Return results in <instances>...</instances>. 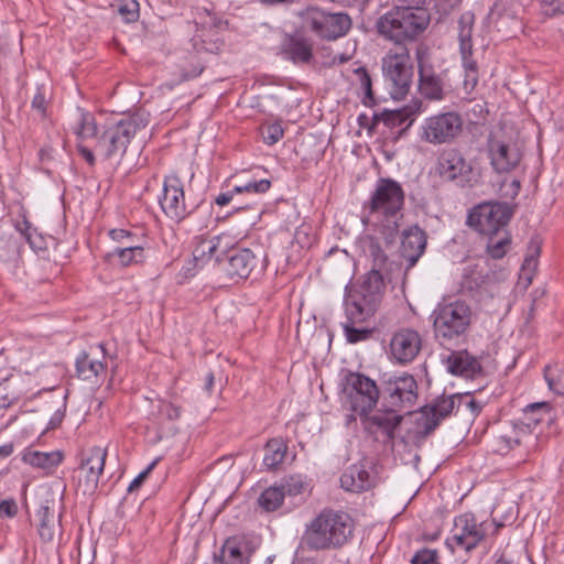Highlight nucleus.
Listing matches in <instances>:
<instances>
[{
    "instance_id": "f257e3e1",
    "label": "nucleus",
    "mask_w": 564,
    "mask_h": 564,
    "mask_svg": "<svg viewBox=\"0 0 564 564\" xmlns=\"http://www.w3.org/2000/svg\"><path fill=\"white\" fill-rule=\"evenodd\" d=\"M430 15L420 7L397 8L390 19V97L403 99L410 91L413 80V66L406 42L413 41L429 25Z\"/></svg>"
},
{
    "instance_id": "f03ea898",
    "label": "nucleus",
    "mask_w": 564,
    "mask_h": 564,
    "mask_svg": "<svg viewBox=\"0 0 564 564\" xmlns=\"http://www.w3.org/2000/svg\"><path fill=\"white\" fill-rule=\"evenodd\" d=\"M352 532V520L344 512L324 510L307 527L303 543L311 550L341 546Z\"/></svg>"
},
{
    "instance_id": "7ed1b4c3",
    "label": "nucleus",
    "mask_w": 564,
    "mask_h": 564,
    "mask_svg": "<svg viewBox=\"0 0 564 564\" xmlns=\"http://www.w3.org/2000/svg\"><path fill=\"white\" fill-rule=\"evenodd\" d=\"M384 293V281L380 270L372 269L357 286H346V317L352 323H362L376 311Z\"/></svg>"
},
{
    "instance_id": "20e7f679",
    "label": "nucleus",
    "mask_w": 564,
    "mask_h": 564,
    "mask_svg": "<svg viewBox=\"0 0 564 564\" xmlns=\"http://www.w3.org/2000/svg\"><path fill=\"white\" fill-rule=\"evenodd\" d=\"M149 113L138 111L107 129L96 141V150L106 159L121 156L132 139L144 133Z\"/></svg>"
},
{
    "instance_id": "39448f33",
    "label": "nucleus",
    "mask_w": 564,
    "mask_h": 564,
    "mask_svg": "<svg viewBox=\"0 0 564 564\" xmlns=\"http://www.w3.org/2000/svg\"><path fill=\"white\" fill-rule=\"evenodd\" d=\"M524 143L519 132L500 128L488 140L490 163L496 172L508 173L517 169L523 156Z\"/></svg>"
},
{
    "instance_id": "423d86ee",
    "label": "nucleus",
    "mask_w": 564,
    "mask_h": 564,
    "mask_svg": "<svg viewBox=\"0 0 564 564\" xmlns=\"http://www.w3.org/2000/svg\"><path fill=\"white\" fill-rule=\"evenodd\" d=\"M435 336L452 340L466 333L471 322L470 307L462 301L442 303L433 312Z\"/></svg>"
},
{
    "instance_id": "0eeeda50",
    "label": "nucleus",
    "mask_w": 564,
    "mask_h": 564,
    "mask_svg": "<svg viewBox=\"0 0 564 564\" xmlns=\"http://www.w3.org/2000/svg\"><path fill=\"white\" fill-rule=\"evenodd\" d=\"M503 527L502 522L492 521L478 522L469 513L462 514L455 519L453 536L449 540L452 547L470 551L476 547L487 535L496 534Z\"/></svg>"
},
{
    "instance_id": "6e6552de",
    "label": "nucleus",
    "mask_w": 564,
    "mask_h": 564,
    "mask_svg": "<svg viewBox=\"0 0 564 564\" xmlns=\"http://www.w3.org/2000/svg\"><path fill=\"white\" fill-rule=\"evenodd\" d=\"M417 401V383L413 376L402 373L390 379V431L412 415Z\"/></svg>"
},
{
    "instance_id": "1a4fd4ad",
    "label": "nucleus",
    "mask_w": 564,
    "mask_h": 564,
    "mask_svg": "<svg viewBox=\"0 0 564 564\" xmlns=\"http://www.w3.org/2000/svg\"><path fill=\"white\" fill-rule=\"evenodd\" d=\"M379 391L373 380L360 373H349L343 388V402L355 413L367 414L378 402Z\"/></svg>"
},
{
    "instance_id": "9d476101",
    "label": "nucleus",
    "mask_w": 564,
    "mask_h": 564,
    "mask_svg": "<svg viewBox=\"0 0 564 564\" xmlns=\"http://www.w3.org/2000/svg\"><path fill=\"white\" fill-rule=\"evenodd\" d=\"M513 214V207L507 203H484L468 215L467 224L482 235L503 231Z\"/></svg>"
},
{
    "instance_id": "9b49d317",
    "label": "nucleus",
    "mask_w": 564,
    "mask_h": 564,
    "mask_svg": "<svg viewBox=\"0 0 564 564\" xmlns=\"http://www.w3.org/2000/svg\"><path fill=\"white\" fill-rule=\"evenodd\" d=\"M436 172L443 180L456 182L462 187L479 183V173L456 149H447L440 154Z\"/></svg>"
},
{
    "instance_id": "f8f14e48",
    "label": "nucleus",
    "mask_w": 564,
    "mask_h": 564,
    "mask_svg": "<svg viewBox=\"0 0 564 564\" xmlns=\"http://www.w3.org/2000/svg\"><path fill=\"white\" fill-rule=\"evenodd\" d=\"M463 131V119L454 111L438 113L425 119L422 140L432 144L451 143Z\"/></svg>"
},
{
    "instance_id": "ddd939ff",
    "label": "nucleus",
    "mask_w": 564,
    "mask_h": 564,
    "mask_svg": "<svg viewBox=\"0 0 564 564\" xmlns=\"http://www.w3.org/2000/svg\"><path fill=\"white\" fill-rule=\"evenodd\" d=\"M304 20L319 37L329 41L344 36L351 26V20L347 14L327 13L314 8L305 12Z\"/></svg>"
},
{
    "instance_id": "4468645a",
    "label": "nucleus",
    "mask_w": 564,
    "mask_h": 564,
    "mask_svg": "<svg viewBox=\"0 0 564 564\" xmlns=\"http://www.w3.org/2000/svg\"><path fill=\"white\" fill-rule=\"evenodd\" d=\"M475 15L471 12H464L458 20L459 53L465 70L464 89L469 93L478 83V66L471 58L473 55V30Z\"/></svg>"
},
{
    "instance_id": "2eb2a0df",
    "label": "nucleus",
    "mask_w": 564,
    "mask_h": 564,
    "mask_svg": "<svg viewBox=\"0 0 564 564\" xmlns=\"http://www.w3.org/2000/svg\"><path fill=\"white\" fill-rule=\"evenodd\" d=\"M59 509V500L55 495L47 491L42 497L39 509L34 516V522L43 542H53L55 538L62 534Z\"/></svg>"
},
{
    "instance_id": "dca6fc26",
    "label": "nucleus",
    "mask_w": 564,
    "mask_h": 564,
    "mask_svg": "<svg viewBox=\"0 0 564 564\" xmlns=\"http://www.w3.org/2000/svg\"><path fill=\"white\" fill-rule=\"evenodd\" d=\"M107 457L106 448L95 446L83 454L82 463L76 469L78 487L83 494H93L104 471Z\"/></svg>"
},
{
    "instance_id": "f3484780",
    "label": "nucleus",
    "mask_w": 564,
    "mask_h": 564,
    "mask_svg": "<svg viewBox=\"0 0 564 564\" xmlns=\"http://www.w3.org/2000/svg\"><path fill=\"white\" fill-rule=\"evenodd\" d=\"M521 446L524 447L525 454L535 446V435H533L529 422L517 421L506 424L495 438V451L502 455Z\"/></svg>"
},
{
    "instance_id": "a211bd4d",
    "label": "nucleus",
    "mask_w": 564,
    "mask_h": 564,
    "mask_svg": "<svg viewBox=\"0 0 564 564\" xmlns=\"http://www.w3.org/2000/svg\"><path fill=\"white\" fill-rule=\"evenodd\" d=\"M454 408V395H443L434 400L431 404L423 406L416 417V433L422 436L432 433L442 420L452 414Z\"/></svg>"
},
{
    "instance_id": "6ab92c4d",
    "label": "nucleus",
    "mask_w": 564,
    "mask_h": 564,
    "mask_svg": "<svg viewBox=\"0 0 564 564\" xmlns=\"http://www.w3.org/2000/svg\"><path fill=\"white\" fill-rule=\"evenodd\" d=\"M160 205L165 215L174 221H181L188 214L182 181L170 175L165 177Z\"/></svg>"
},
{
    "instance_id": "aec40b11",
    "label": "nucleus",
    "mask_w": 564,
    "mask_h": 564,
    "mask_svg": "<svg viewBox=\"0 0 564 564\" xmlns=\"http://www.w3.org/2000/svg\"><path fill=\"white\" fill-rule=\"evenodd\" d=\"M231 245V239L227 235L215 236L212 238L197 237L193 250V261L195 267L203 268L212 261L220 264L223 257L227 253Z\"/></svg>"
},
{
    "instance_id": "412c9836",
    "label": "nucleus",
    "mask_w": 564,
    "mask_h": 564,
    "mask_svg": "<svg viewBox=\"0 0 564 564\" xmlns=\"http://www.w3.org/2000/svg\"><path fill=\"white\" fill-rule=\"evenodd\" d=\"M257 263L258 260L250 249L235 248L230 245L219 265L231 279H247Z\"/></svg>"
},
{
    "instance_id": "4be33fe9",
    "label": "nucleus",
    "mask_w": 564,
    "mask_h": 564,
    "mask_svg": "<svg viewBox=\"0 0 564 564\" xmlns=\"http://www.w3.org/2000/svg\"><path fill=\"white\" fill-rule=\"evenodd\" d=\"M421 337L417 332L402 329L390 340V352L400 364L412 361L421 349Z\"/></svg>"
},
{
    "instance_id": "5701e85b",
    "label": "nucleus",
    "mask_w": 564,
    "mask_h": 564,
    "mask_svg": "<svg viewBox=\"0 0 564 564\" xmlns=\"http://www.w3.org/2000/svg\"><path fill=\"white\" fill-rule=\"evenodd\" d=\"M426 234L419 226H410L401 235L400 256L406 261V268H412L426 248Z\"/></svg>"
},
{
    "instance_id": "b1692460",
    "label": "nucleus",
    "mask_w": 564,
    "mask_h": 564,
    "mask_svg": "<svg viewBox=\"0 0 564 564\" xmlns=\"http://www.w3.org/2000/svg\"><path fill=\"white\" fill-rule=\"evenodd\" d=\"M421 101L412 99L401 108H390V138L397 140L413 124Z\"/></svg>"
},
{
    "instance_id": "393cba45",
    "label": "nucleus",
    "mask_w": 564,
    "mask_h": 564,
    "mask_svg": "<svg viewBox=\"0 0 564 564\" xmlns=\"http://www.w3.org/2000/svg\"><path fill=\"white\" fill-rule=\"evenodd\" d=\"M340 487L349 492L360 494L375 486V477L364 465L349 466L340 476Z\"/></svg>"
},
{
    "instance_id": "a878e982",
    "label": "nucleus",
    "mask_w": 564,
    "mask_h": 564,
    "mask_svg": "<svg viewBox=\"0 0 564 564\" xmlns=\"http://www.w3.org/2000/svg\"><path fill=\"white\" fill-rule=\"evenodd\" d=\"M448 372L473 378L481 370L480 362L466 350L452 351L444 360Z\"/></svg>"
},
{
    "instance_id": "bb28decb",
    "label": "nucleus",
    "mask_w": 564,
    "mask_h": 564,
    "mask_svg": "<svg viewBox=\"0 0 564 564\" xmlns=\"http://www.w3.org/2000/svg\"><path fill=\"white\" fill-rule=\"evenodd\" d=\"M419 88L421 94L430 100L444 98V85L442 78L430 66L419 65Z\"/></svg>"
},
{
    "instance_id": "cd10ccee",
    "label": "nucleus",
    "mask_w": 564,
    "mask_h": 564,
    "mask_svg": "<svg viewBox=\"0 0 564 564\" xmlns=\"http://www.w3.org/2000/svg\"><path fill=\"white\" fill-rule=\"evenodd\" d=\"M22 460L32 467L48 470L56 467L62 462V453L58 451L40 452L33 448H26L22 453Z\"/></svg>"
},
{
    "instance_id": "c85d7f7f",
    "label": "nucleus",
    "mask_w": 564,
    "mask_h": 564,
    "mask_svg": "<svg viewBox=\"0 0 564 564\" xmlns=\"http://www.w3.org/2000/svg\"><path fill=\"white\" fill-rule=\"evenodd\" d=\"M364 416V424L366 431L373 435L376 438L380 436L383 441L388 437V410L380 409L378 411H370L367 414H360Z\"/></svg>"
},
{
    "instance_id": "c756f323",
    "label": "nucleus",
    "mask_w": 564,
    "mask_h": 564,
    "mask_svg": "<svg viewBox=\"0 0 564 564\" xmlns=\"http://www.w3.org/2000/svg\"><path fill=\"white\" fill-rule=\"evenodd\" d=\"M77 375L83 380H93L104 371L101 361L91 358L88 354L82 352L76 360Z\"/></svg>"
},
{
    "instance_id": "7c9ffc66",
    "label": "nucleus",
    "mask_w": 564,
    "mask_h": 564,
    "mask_svg": "<svg viewBox=\"0 0 564 564\" xmlns=\"http://www.w3.org/2000/svg\"><path fill=\"white\" fill-rule=\"evenodd\" d=\"M489 241L487 243V252L492 259H501L509 250L511 238L507 230L498 234L487 235Z\"/></svg>"
},
{
    "instance_id": "2f4dec72",
    "label": "nucleus",
    "mask_w": 564,
    "mask_h": 564,
    "mask_svg": "<svg viewBox=\"0 0 564 564\" xmlns=\"http://www.w3.org/2000/svg\"><path fill=\"white\" fill-rule=\"evenodd\" d=\"M286 452V445L282 440L273 438L270 440L265 445V454L263 457V464L268 468H275L284 459Z\"/></svg>"
},
{
    "instance_id": "473e14b6",
    "label": "nucleus",
    "mask_w": 564,
    "mask_h": 564,
    "mask_svg": "<svg viewBox=\"0 0 564 564\" xmlns=\"http://www.w3.org/2000/svg\"><path fill=\"white\" fill-rule=\"evenodd\" d=\"M551 406L547 402H536L529 404L523 410V417L519 422H529L530 429L534 432L535 426L543 421L544 416H549Z\"/></svg>"
},
{
    "instance_id": "72a5a7b5",
    "label": "nucleus",
    "mask_w": 564,
    "mask_h": 564,
    "mask_svg": "<svg viewBox=\"0 0 564 564\" xmlns=\"http://www.w3.org/2000/svg\"><path fill=\"white\" fill-rule=\"evenodd\" d=\"M284 500V491L279 486H272L267 488L259 497L258 503L259 506L268 511H274L281 507Z\"/></svg>"
},
{
    "instance_id": "f704fd0d",
    "label": "nucleus",
    "mask_w": 564,
    "mask_h": 564,
    "mask_svg": "<svg viewBox=\"0 0 564 564\" xmlns=\"http://www.w3.org/2000/svg\"><path fill=\"white\" fill-rule=\"evenodd\" d=\"M74 133L80 141L97 135V126L95 118L88 112H80L74 128Z\"/></svg>"
},
{
    "instance_id": "c9c22d12",
    "label": "nucleus",
    "mask_w": 564,
    "mask_h": 564,
    "mask_svg": "<svg viewBox=\"0 0 564 564\" xmlns=\"http://www.w3.org/2000/svg\"><path fill=\"white\" fill-rule=\"evenodd\" d=\"M370 213L382 210L388 213V178H381L369 203Z\"/></svg>"
},
{
    "instance_id": "e433bc0d",
    "label": "nucleus",
    "mask_w": 564,
    "mask_h": 564,
    "mask_svg": "<svg viewBox=\"0 0 564 564\" xmlns=\"http://www.w3.org/2000/svg\"><path fill=\"white\" fill-rule=\"evenodd\" d=\"M489 280L488 274L484 272V269H479L477 265L469 267L465 270L463 285L473 291L482 288Z\"/></svg>"
},
{
    "instance_id": "4c0bfd02",
    "label": "nucleus",
    "mask_w": 564,
    "mask_h": 564,
    "mask_svg": "<svg viewBox=\"0 0 564 564\" xmlns=\"http://www.w3.org/2000/svg\"><path fill=\"white\" fill-rule=\"evenodd\" d=\"M289 54L294 62H308L312 56V46L304 39H292Z\"/></svg>"
},
{
    "instance_id": "58836bf2",
    "label": "nucleus",
    "mask_w": 564,
    "mask_h": 564,
    "mask_svg": "<svg viewBox=\"0 0 564 564\" xmlns=\"http://www.w3.org/2000/svg\"><path fill=\"white\" fill-rule=\"evenodd\" d=\"M544 378L550 390L560 395H564V369L547 366L544 369Z\"/></svg>"
},
{
    "instance_id": "ea45409f",
    "label": "nucleus",
    "mask_w": 564,
    "mask_h": 564,
    "mask_svg": "<svg viewBox=\"0 0 564 564\" xmlns=\"http://www.w3.org/2000/svg\"><path fill=\"white\" fill-rule=\"evenodd\" d=\"M111 256H117L122 265H129L133 262L141 261L143 248L139 246H123L117 248Z\"/></svg>"
},
{
    "instance_id": "a19ab883",
    "label": "nucleus",
    "mask_w": 564,
    "mask_h": 564,
    "mask_svg": "<svg viewBox=\"0 0 564 564\" xmlns=\"http://www.w3.org/2000/svg\"><path fill=\"white\" fill-rule=\"evenodd\" d=\"M271 182L269 180H260V181H249L242 182L239 181L234 185V192L236 194L242 193H253V194H262L270 189Z\"/></svg>"
},
{
    "instance_id": "79ce46f5",
    "label": "nucleus",
    "mask_w": 564,
    "mask_h": 564,
    "mask_svg": "<svg viewBox=\"0 0 564 564\" xmlns=\"http://www.w3.org/2000/svg\"><path fill=\"white\" fill-rule=\"evenodd\" d=\"M219 558L223 564H243V555L240 549L231 542H227L223 546Z\"/></svg>"
},
{
    "instance_id": "37998d69",
    "label": "nucleus",
    "mask_w": 564,
    "mask_h": 564,
    "mask_svg": "<svg viewBox=\"0 0 564 564\" xmlns=\"http://www.w3.org/2000/svg\"><path fill=\"white\" fill-rule=\"evenodd\" d=\"M404 204V192L400 184L390 180V217L401 210Z\"/></svg>"
},
{
    "instance_id": "c03bdc74",
    "label": "nucleus",
    "mask_w": 564,
    "mask_h": 564,
    "mask_svg": "<svg viewBox=\"0 0 564 564\" xmlns=\"http://www.w3.org/2000/svg\"><path fill=\"white\" fill-rule=\"evenodd\" d=\"M264 143L272 145L279 142L284 134V130L280 123H270L264 126L261 131Z\"/></svg>"
},
{
    "instance_id": "a18cd8bd",
    "label": "nucleus",
    "mask_w": 564,
    "mask_h": 564,
    "mask_svg": "<svg viewBox=\"0 0 564 564\" xmlns=\"http://www.w3.org/2000/svg\"><path fill=\"white\" fill-rule=\"evenodd\" d=\"M355 74L358 77L360 87L365 91L364 104L370 105L373 101L370 76L364 67L356 68Z\"/></svg>"
},
{
    "instance_id": "49530a36",
    "label": "nucleus",
    "mask_w": 564,
    "mask_h": 564,
    "mask_svg": "<svg viewBox=\"0 0 564 564\" xmlns=\"http://www.w3.org/2000/svg\"><path fill=\"white\" fill-rule=\"evenodd\" d=\"M284 491V497L288 496H297L302 494L304 489V482L300 476H291L279 486Z\"/></svg>"
},
{
    "instance_id": "de8ad7c7",
    "label": "nucleus",
    "mask_w": 564,
    "mask_h": 564,
    "mask_svg": "<svg viewBox=\"0 0 564 564\" xmlns=\"http://www.w3.org/2000/svg\"><path fill=\"white\" fill-rule=\"evenodd\" d=\"M355 324L356 323H352L348 317L347 322L344 324V332L349 343L364 340L368 336V330L355 328Z\"/></svg>"
},
{
    "instance_id": "09e8293b",
    "label": "nucleus",
    "mask_w": 564,
    "mask_h": 564,
    "mask_svg": "<svg viewBox=\"0 0 564 564\" xmlns=\"http://www.w3.org/2000/svg\"><path fill=\"white\" fill-rule=\"evenodd\" d=\"M411 562L412 564H438L437 551L431 549H423L413 556Z\"/></svg>"
},
{
    "instance_id": "8fccbe9b",
    "label": "nucleus",
    "mask_w": 564,
    "mask_h": 564,
    "mask_svg": "<svg viewBox=\"0 0 564 564\" xmlns=\"http://www.w3.org/2000/svg\"><path fill=\"white\" fill-rule=\"evenodd\" d=\"M434 8L443 15H447L453 9L459 6L462 0H433Z\"/></svg>"
},
{
    "instance_id": "3c124183",
    "label": "nucleus",
    "mask_w": 564,
    "mask_h": 564,
    "mask_svg": "<svg viewBox=\"0 0 564 564\" xmlns=\"http://www.w3.org/2000/svg\"><path fill=\"white\" fill-rule=\"evenodd\" d=\"M520 191V182L518 180H512L507 183L503 182L501 185L502 196L506 198H514Z\"/></svg>"
},
{
    "instance_id": "603ef678",
    "label": "nucleus",
    "mask_w": 564,
    "mask_h": 564,
    "mask_svg": "<svg viewBox=\"0 0 564 564\" xmlns=\"http://www.w3.org/2000/svg\"><path fill=\"white\" fill-rule=\"evenodd\" d=\"M156 462H152L148 467L147 469H144L142 473H140L132 481L131 484L129 485L128 487V490L131 492V491H134L137 490L141 485L142 482L145 480V478L149 476V474L151 473V470L154 468Z\"/></svg>"
},
{
    "instance_id": "864d4df0",
    "label": "nucleus",
    "mask_w": 564,
    "mask_h": 564,
    "mask_svg": "<svg viewBox=\"0 0 564 564\" xmlns=\"http://www.w3.org/2000/svg\"><path fill=\"white\" fill-rule=\"evenodd\" d=\"M159 411L170 420H174L180 416V409L169 402H161Z\"/></svg>"
},
{
    "instance_id": "5fc2aeb1",
    "label": "nucleus",
    "mask_w": 564,
    "mask_h": 564,
    "mask_svg": "<svg viewBox=\"0 0 564 564\" xmlns=\"http://www.w3.org/2000/svg\"><path fill=\"white\" fill-rule=\"evenodd\" d=\"M137 7L138 3L133 1L132 8H129L128 4H124L120 7L119 12L128 22H132L135 21L139 17Z\"/></svg>"
},
{
    "instance_id": "6e6d98bb",
    "label": "nucleus",
    "mask_w": 564,
    "mask_h": 564,
    "mask_svg": "<svg viewBox=\"0 0 564 564\" xmlns=\"http://www.w3.org/2000/svg\"><path fill=\"white\" fill-rule=\"evenodd\" d=\"M18 511V506L13 500H3L0 502V514L13 517Z\"/></svg>"
},
{
    "instance_id": "4d7b16f0",
    "label": "nucleus",
    "mask_w": 564,
    "mask_h": 564,
    "mask_svg": "<svg viewBox=\"0 0 564 564\" xmlns=\"http://www.w3.org/2000/svg\"><path fill=\"white\" fill-rule=\"evenodd\" d=\"M46 100L45 96L42 93H37L32 100V107L41 112L42 116L45 115L46 109Z\"/></svg>"
},
{
    "instance_id": "13d9d810",
    "label": "nucleus",
    "mask_w": 564,
    "mask_h": 564,
    "mask_svg": "<svg viewBox=\"0 0 564 564\" xmlns=\"http://www.w3.org/2000/svg\"><path fill=\"white\" fill-rule=\"evenodd\" d=\"M109 236L112 240L118 241L120 243L123 242L124 240L130 239L131 237L130 232L124 229H112L110 230Z\"/></svg>"
},
{
    "instance_id": "bf43d9fd",
    "label": "nucleus",
    "mask_w": 564,
    "mask_h": 564,
    "mask_svg": "<svg viewBox=\"0 0 564 564\" xmlns=\"http://www.w3.org/2000/svg\"><path fill=\"white\" fill-rule=\"evenodd\" d=\"M78 152L80 155L90 164L93 165L95 163V156L87 147L83 145L82 143L78 144Z\"/></svg>"
},
{
    "instance_id": "052dcab7",
    "label": "nucleus",
    "mask_w": 564,
    "mask_h": 564,
    "mask_svg": "<svg viewBox=\"0 0 564 564\" xmlns=\"http://www.w3.org/2000/svg\"><path fill=\"white\" fill-rule=\"evenodd\" d=\"M235 194H236V193L234 192V189H232V191H230V192H228V193L219 194V195L216 197L215 202H216V204H217V205H219V206H225V205H227V204H229V203L231 202V199L234 198V195H235Z\"/></svg>"
},
{
    "instance_id": "680f3d73",
    "label": "nucleus",
    "mask_w": 564,
    "mask_h": 564,
    "mask_svg": "<svg viewBox=\"0 0 564 564\" xmlns=\"http://www.w3.org/2000/svg\"><path fill=\"white\" fill-rule=\"evenodd\" d=\"M7 387L0 386V410L7 408L11 403V398L7 394Z\"/></svg>"
},
{
    "instance_id": "e2e57ef3",
    "label": "nucleus",
    "mask_w": 564,
    "mask_h": 564,
    "mask_svg": "<svg viewBox=\"0 0 564 564\" xmlns=\"http://www.w3.org/2000/svg\"><path fill=\"white\" fill-rule=\"evenodd\" d=\"M552 7L553 13H563L564 14V0H546Z\"/></svg>"
},
{
    "instance_id": "0e129e2a",
    "label": "nucleus",
    "mask_w": 564,
    "mask_h": 564,
    "mask_svg": "<svg viewBox=\"0 0 564 564\" xmlns=\"http://www.w3.org/2000/svg\"><path fill=\"white\" fill-rule=\"evenodd\" d=\"M14 451L12 443H7L0 446V458L9 457Z\"/></svg>"
},
{
    "instance_id": "69168bd1",
    "label": "nucleus",
    "mask_w": 564,
    "mask_h": 564,
    "mask_svg": "<svg viewBox=\"0 0 564 564\" xmlns=\"http://www.w3.org/2000/svg\"><path fill=\"white\" fill-rule=\"evenodd\" d=\"M411 499H412V497H406L399 501V505L395 508L397 516L401 514L405 510V508L409 505V502L411 501Z\"/></svg>"
},
{
    "instance_id": "338daca9",
    "label": "nucleus",
    "mask_w": 564,
    "mask_h": 564,
    "mask_svg": "<svg viewBox=\"0 0 564 564\" xmlns=\"http://www.w3.org/2000/svg\"><path fill=\"white\" fill-rule=\"evenodd\" d=\"M215 377L213 373H208L205 382V390L210 393L214 386Z\"/></svg>"
},
{
    "instance_id": "774afa93",
    "label": "nucleus",
    "mask_w": 564,
    "mask_h": 564,
    "mask_svg": "<svg viewBox=\"0 0 564 564\" xmlns=\"http://www.w3.org/2000/svg\"><path fill=\"white\" fill-rule=\"evenodd\" d=\"M375 120L382 121L384 126H388V110L384 109L379 116H375Z\"/></svg>"
}]
</instances>
